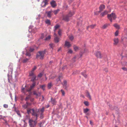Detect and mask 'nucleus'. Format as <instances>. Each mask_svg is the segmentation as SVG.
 Wrapping results in <instances>:
<instances>
[{"label":"nucleus","instance_id":"obj_41","mask_svg":"<svg viewBox=\"0 0 127 127\" xmlns=\"http://www.w3.org/2000/svg\"><path fill=\"white\" fill-rule=\"evenodd\" d=\"M61 91L62 92V95L63 96H64L65 95V93L64 90L62 89L61 90Z\"/></svg>","mask_w":127,"mask_h":127},{"label":"nucleus","instance_id":"obj_33","mask_svg":"<svg viewBox=\"0 0 127 127\" xmlns=\"http://www.w3.org/2000/svg\"><path fill=\"white\" fill-rule=\"evenodd\" d=\"M109 24H105L104 25L103 27L102 28L103 29H105L108 26H109Z\"/></svg>","mask_w":127,"mask_h":127},{"label":"nucleus","instance_id":"obj_58","mask_svg":"<svg viewBox=\"0 0 127 127\" xmlns=\"http://www.w3.org/2000/svg\"><path fill=\"white\" fill-rule=\"evenodd\" d=\"M9 68L11 69V71H12L13 70V68L12 66H9Z\"/></svg>","mask_w":127,"mask_h":127},{"label":"nucleus","instance_id":"obj_43","mask_svg":"<svg viewBox=\"0 0 127 127\" xmlns=\"http://www.w3.org/2000/svg\"><path fill=\"white\" fill-rule=\"evenodd\" d=\"M39 115H40V118L41 119H42L43 118V113L40 112Z\"/></svg>","mask_w":127,"mask_h":127},{"label":"nucleus","instance_id":"obj_54","mask_svg":"<svg viewBox=\"0 0 127 127\" xmlns=\"http://www.w3.org/2000/svg\"><path fill=\"white\" fill-rule=\"evenodd\" d=\"M72 51L71 49H69L68 51V53L71 54L72 53Z\"/></svg>","mask_w":127,"mask_h":127},{"label":"nucleus","instance_id":"obj_45","mask_svg":"<svg viewBox=\"0 0 127 127\" xmlns=\"http://www.w3.org/2000/svg\"><path fill=\"white\" fill-rule=\"evenodd\" d=\"M69 38L70 40L72 41L74 39L73 36L72 35L70 36H69Z\"/></svg>","mask_w":127,"mask_h":127},{"label":"nucleus","instance_id":"obj_10","mask_svg":"<svg viewBox=\"0 0 127 127\" xmlns=\"http://www.w3.org/2000/svg\"><path fill=\"white\" fill-rule=\"evenodd\" d=\"M53 12V11L52 10L48 12H46V13L47 14V16L49 18H50L53 14L52 13Z\"/></svg>","mask_w":127,"mask_h":127},{"label":"nucleus","instance_id":"obj_50","mask_svg":"<svg viewBox=\"0 0 127 127\" xmlns=\"http://www.w3.org/2000/svg\"><path fill=\"white\" fill-rule=\"evenodd\" d=\"M122 69H123L124 70L126 71H127V68L125 67H123L122 68Z\"/></svg>","mask_w":127,"mask_h":127},{"label":"nucleus","instance_id":"obj_18","mask_svg":"<svg viewBox=\"0 0 127 127\" xmlns=\"http://www.w3.org/2000/svg\"><path fill=\"white\" fill-rule=\"evenodd\" d=\"M51 100L52 103L54 105L55 104L57 103V101L55 99L51 98Z\"/></svg>","mask_w":127,"mask_h":127},{"label":"nucleus","instance_id":"obj_21","mask_svg":"<svg viewBox=\"0 0 127 127\" xmlns=\"http://www.w3.org/2000/svg\"><path fill=\"white\" fill-rule=\"evenodd\" d=\"M33 94L34 95H36V96H40L41 95V93H38V94L37 93L36 91H34L33 92Z\"/></svg>","mask_w":127,"mask_h":127},{"label":"nucleus","instance_id":"obj_8","mask_svg":"<svg viewBox=\"0 0 127 127\" xmlns=\"http://www.w3.org/2000/svg\"><path fill=\"white\" fill-rule=\"evenodd\" d=\"M33 83L32 84V85L31 86L30 88L27 89V91L28 92H30L35 87V82H33Z\"/></svg>","mask_w":127,"mask_h":127},{"label":"nucleus","instance_id":"obj_42","mask_svg":"<svg viewBox=\"0 0 127 127\" xmlns=\"http://www.w3.org/2000/svg\"><path fill=\"white\" fill-rule=\"evenodd\" d=\"M44 107H43L42 108V109H41V110H40V113H43V112L44 111Z\"/></svg>","mask_w":127,"mask_h":127},{"label":"nucleus","instance_id":"obj_1","mask_svg":"<svg viewBox=\"0 0 127 127\" xmlns=\"http://www.w3.org/2000/svg\"><path fill=\"white\" fill-rule=\"evenodd\" d=\"M27 112L28 114L30 113H31L32 115L34 117V118H35L36 120H37L38 117L40 113L39 110L36 108L28 109H27Z\"/></svg>","mask_w":127,"mask_h":127},{"label":"nucleus","instance_id":"obj_36","mask_svg":"<svg viewBox=\"0 0 127 127\" xmlns=\"http://www.w3.org/2000/svg\"><path fill=\"white\" fill-rule=\"evenodd\" d=\"M62 32V30L61 29H59L58 32V34L59 36L61 35V33Z\"/></svg>","mask_w":127,"mask_h":127},{"label":"nucleus","instance_id":"obj_4","mask_svg":"<svg viewBox=\"0 0 127 127\" xmlns=\"http://www.w3.org/2000/svg\"><path fill=\"white\" fill-rule=\"evenodd\" d=\"M107 17L110 22H112V20H115L116 17L115 14L112 13L110 14H108Z\"/></svg>","mask_w":127,"mask_h":127},{"label":"nucleus","instance_id":"obj_26","mask_svg":"<svg viewBox=\"0 0 127 127\" xmlns=\"http://www.w3.org/2000/svg\"><path fill=\"white\" fill-rule=\"evenodd\" d=\"M15 108V110L16 111V112L17 113V114L20 117L21 116V115L20 114V112L18 110H16V108L15 107L14 108Z\"/></svg>","mask_w":127,"mask_h":127},{"label":"nucleus","instance_id":"obj_44","mask_svg":"<svg viewBox=\"0 0 127 127\" xmlns=\"http://www.w3.org/2000/svg\"><path fill=\"white\" fill-rule=\"evenodd\" d=\"M40 87L43 90H45V86L44 85H42L40 86Z\"/></svg>","mask_w":127,"mask_h":127},{"label":"nucleus","instance_id":"obj_48","mask_svg":"<svg viewBox=\"0 0 127 127\" xmlns=\"http://www.w3.org/2000/svg\"><path fill=\"white\" fill-rule=\"evenodd\" d=\"M34 50V49L33 48H30L29 50V51L30 52H33Z\"/></svg>","mask_w":127,"mask_h":127},{"label":"nucleus","instance_id":"obj_55","mask_svg":"<svg viewBox=\"0 0 127 127\" xmlns=\"http://www.w3.org/2000/svg\"><path fill=\"white\" fill-rule=\"evenodd\" d=\"M76 58V57H74L72 59V61L74 62H75V59Z\"/></svg>","mask_w":127,"mask_h":127},{"label":"nucleus","instance_id":"obj_38","mask_svg":"<svg viewBox=\"0 0 127 127\" xmlns=\"http://www.w3.org/2000/svg\"><path fill=\"white\" fill-rule=\"evenodd\" d=\"M59 25H57L56 26H55L54 27V28H55V29L54 30V31L55 32L56 31V30H57L58 28H59Z\"/></svg>","mask_w":127,"mask_h":127},{"label":"nucleus","instance_id":"obj_6","mask_svg":"<svg viewBox=\"0 0 127 127\" xmlns=\"http://www.w3.org/2000/svg\"><path fill=\"white\" fill-rule=\"evenodd\" d=\"M95 56L97 58L101 59L102 57V56L101 52L99 51H96V52L95 53Z\"/></svg>","mask_w":127,"mask_h":127},{"label":"nucleus","instance_id":"obj_12","mask_svg":"<svg viewBox=\"0 0 127 127\" xmlns=\"http://www.w3.org/2000/svg\"><path fill=\"white\" fill-rule=\"evenodd\" d=\"M69 17L68 15H67L65 16H64L63 19L66 21H68L69 20Z\"/></svg>","mask_w":127,"mask_h":127},{"label":"nucleus","instance_id":"obj_63","mask_svg":"<svg viewBox=\"0 0 127 127\" xmlns=\"http://www.w3.org/2000/svg\"><path fill=\"white\" fill-rule=\"evenodd\" d=\"M110 108L111 109V110H113L115 108H113L112 107H111L110 106Z\"/></svg>","mask_w":127,"mask_h":127},{"label":"nucleus","instance_id":"obj_9","mask_svg":"<svg viewBox=\"0 0 127 127\" xmlns=\"http://www.w3.org/2000/svg\"><path fill=\"white\" fill-rule=\"evenodd\" d=\"M105 6L103 4H101L99 6V10L98 11L99 12H100L102 11L105 8Z\"/></svg>","mask_w":127,"mask_h":127},{"label":"nucleus","instance_id":"obj_64","mask_svg":"<svg viewBox=\"0 0 127 127\" xmlns=\"http://www.w3.org/2000/svg\"><path fill=\"white\" fill-rule=\"evenodd\" d=\"M53 61H51L50 62V64H51L52 63H53Z\"/></svg>","mask_w":127,"mask_h":127},{"label":"nucleus","instance_id":"obj_59","mask_svg":"<svg viewBox=\"0 0 127 127\" xmlns=\"http://www.w3.org/2000/svg\"><path fill=\"white\" fill-rule=\"evenodd\" d=\"M25 90L24 88H23L22 89V92L24 93V90Z\"/></svg>","mask_w":127,"mask_h":127},{"label":"nucleus","instance_id":"obj_29","mask_svg":"<svg viewBox=\"0 0 127 127\" xmlns=\"http://www.w3.org/2000/svg\"><path fill=\"white\" fill-rule=\"evenodd\" d=\"M45 22L46 24H48L49 25H50V20L48 19H47L45 21Z\"/></svg>","mask_w":127,"mask_h":127},{"label":"nucleus","instance_id":"obj_7","mask_svg":"<svg viewBox=\"0 0 127 127\" xmlns=\"http://www.w3.org/2000/svg\"><path fill=\"white\" fill-rule=\"evenodd\" d=\"M55 42L56 43H57L59 41V38L58 37L57 35L55 33L54 34Z\"/></svg>","mask_w":127,"mask_h":127},{"label":"nucleus","instance_id":"obj_23","mask_svg":"<svg viewBox=\"0 0 127 127\" xmlns=\"http://www.w3.org/2000/svg\"><path fill=\"white\" fill-rule=\"evenodd\" d=\"M52 86L53 85L51 83V82L48 83V88L49 89H50Z\"/></svg>","mask_w":127,"mask_h":127},{"label":"nucleus","instance_id":"obj_3","mask_svg":"<svg viewBox=\"0 0 127 127\" xmlns=\"http://www.w3.org/2000/svg\"><path fill=\"white\" fill-rule=\"evenodd\" d=\"M34 120L32 119H31L29 121V125L30 127H35L37 123V120L35 118H34Z\"/></svg>","mask_w":127,"mask_h":127},{"label":"nucleus","instance_id":"obj_37","mask_svg":"<svg viewBox=\"0 0 127 127\" xmlns=\"http://www.w3.org/2000/svg\"><path fill=\"white\" fill-rule=\"evenodd\" d=\"M114 27H116L117 29H119V26L117 24H115L114 25Z\"/></svg>","mask_w":127,"mask_h":127},{"label":"nucleus","instance_id":"obj_11","mask_svg":"<svg viewBox=\"0 0 127 127\" xmlns=\"http://www.w3.org/2000/svg\"><path fill=\"white\" fill-rule=\"evenodd\" d=\"M51 4L52 6L53 7H55L57 6V4L55 1L53 0L50 3Z\"/></svg>","mask_w":127,"mask_h":127},{"label":"nucleus","instance_id":"obj_15","mask_svg":"<svg viewBox=\"0 0 127 127\" xmlns=\"http://www.w3.org/2000/svg\"><path fill=\"white\" fill-rule=\"evenodd\" d=\"M63 86L64 87L65 89L67 90V81L65 80L63 81Z\"/></svg>","mask_w":127,"mask_h":127},{"label":"nucleus","instance_id":"obj_51","mask_svg":"<svg viewBox=\"0 0 127 127\" xmlns=\"http://www.w3.org/2000/svg\"><path fill=\"white\" fill-rule=\"evenodd\" d=\"M36 68V66H35L34 67L32 68V70L31 71H32L33 72H34V71Z\"/></svg>","mask_w":127,"mask_h":127},{"label":"nucleus","instance_id":"obj_34","mask_svg":"<svg viewBox=\"0 0 127 127\" xmlns=\"http://www.w3.org/2000/svg\"><path fill=\"white\" fill-rule=\"evenodd\" d=\"M31 52H30L29 51H27L26 53V55L27 56H29V57L31 55V54L30 53Z\"/></svg>","mask_w":127,"mask_h":127},{"label":"nucleus","instance_id":"obj_16","mask_svg":"<svg viewBox=\"0 0 127 127\" xmlns=\"http://www.w3.org/2000/svg\"><path fill=\"white\" fill-rule=\"evenodd\" d=\"M108 13V11L106 10H105L103 12L101 13L100 15L102 17H103L104 16L106 15Z\"/></svg>","mask_w":127,"mask_h":127},{"label":"nucleus","instance_id":"obj_47","mask_svg":"<svg viewBox=\"0 0 127 127\" xmlns=\"http://www.w3.org/2000/svg\"><path fill=\"white\" fill-rule=\"evenodd\" d=\"M51 38V37L50 36H48L47 37H46L45 39V40H49Z\"/></svg>","mask_w":127,"mask_h":127},{"label":"nucleus","instance_id":"obj_39","mask_svg":"<svg viewBox=\"0 0 127 127\" xmlns=\"http://www.w3.org/2000/svg\"><path fill=\"white\" fill-rule=\"evenodd\" d=\"M31 119H30V116L29 115H27L26 116V120H31Z\"/></svg>","mask_w":127,"mask_h":127},{"label":"nucleus","instance_id":"obj_19","mask_svg":"<svg viewBox=\"0 0 127 127\" xmlns=\"http://www.w3.org/2000/svg\"><path fill=\"white\" fill-rule=\"evenodd\" d=\"M95 26V25H91L87 27V29H88L89 28H90L91 29H93L94 28Z\"/></svg>","mask_w":127,"mask_h":127},{"label":"nucleus","instance_id":"obj_28","mask_svg":"<svg viewBox=\"0 0 127 127\" xmlns=\"http://www.w3.org/2000/svg\"><path fill=\"white\" fill-rule=\"evenodd\" d=\"M114 44L115 45L117 44L119 42L118 39L117 38L115 39L114 40Z\"/></svg>","mask_w":127,"mask_h":127},{"label":"nucleus","instance_id":"obj_52","mask_svg":"<svg viewBox=\"0 0 127 127\" xmlns=\"http://www.w3.org/2000/svg\"><path fill=\"white\" fill-rule=\"evenodd\" d=\"M28 59H24L23 60V62L24 63H26L28 61Z\"/></svg>","mask_w":127,"mask_h":127},{"label":"nucleus","instance_id":"obj_49","mask_svg":"<svg viewBox=\"0 0 127 127\" xmlns=\"http://www.w3.org/2000/svg\"><path fill=\"white\" fill-rule=\"evenodd\" d=\"M3 107L5 108H7L8 107V105L7 104H4L3 105Z\"/></svg>","mask_w":127,"mask_h":127},{"label":"nucleus","instance_id":"obj_14","mask_svg":"<svg viewBox=\"0 0 127 127\" xmlns=\"http://www.w3.org/2000/svg\"><path fill=\"white\" fill-rule=\"evenodd\" d=\"M30 105L31 104L30 103H28L27 102H26V104L22 105V107L24 109H26L27 107L28 106Z\"/></svg>","mask_w":127,"mask_h":127},{"label":"nucleus","instance_id":"obj_17","mask_svg":"<svg viewBox=\"0 0 127 127\" xmlns=\"http://www.w3.org/2000/svg\"><path fill=\"white\" fill-rule=\"evenodd\" d=\"M65 45L67 46L68 48H69L71 46V45L70 44V42L66 41L65 42Z\"/></svg>","mask_w":127,"mask_h":127},{"label":"nucleus","instance_id":"obj_24","mask_svg":"<svg viewBox=\"0 0 127 127\" xmlns=\"http://www.w3.org/2000/svg\"><path fill=\"white\" fill-rule=\"evenodd\" d=\"M81 74L85 78H87V75L85 73V72L81 73Z\"/></svg>","mask_w":127,"mask_h":127},{"label":"nucleus","instance_id":"obj_20","mask_svg":"<svg viewBox=\"0 0 127 127\" xmlns=\"http://www.w3.org/2000/svg\"><path fill=\"white\" fill-rule=\"evenodd\" d=\"M36 75H34L33 76H32L31 80V81L33 82H35L34 81L36 80Z\"/></svg>","mask_w":127,"mask_h":127},{"label":"nucleus","instance_id":"obj_2","mask_svg":"<svg viewBox=\"0 0 127 127\" xmlns=\"http://www.w3.org/2000/svg\"><path fill=\"white\" fill-rule=\"evenodd\" d=\"M45 54V50L43 51H39L37 54L36 58H39L40 59H42Z\"/></svg>","mask_w":127,"mask_h":127},{"label":"nucleus","instance_id":"obj_46","mask_svg":"<svg viewBox=\"0 0 127 127\" xmlns=\"http://www.w3.org/2000/svg\"><path fill=\"white\" fill-rule=\"evenodd\" d=\"M73 14H72V13L71 12H70L68 14V16L70 17H71Z\"/></svg>","mask_w":127,"mask_h":127},{"label":"nucleus","instance_id":"obj_30","mask_svg":"<svg viewBox=\"0 0 127 127\" xmlns=\"http://www.w3.org/2000/svg\"><path fill=\"white\" fill-rule=\"evenodd\" d=\"M30 97L31 96L30 95H29L26 97V98L25 99V100L26 101V102H28V101L30 99Z\"/></svg>","mask_w":127,"mask_h":127},{"label":"nucleus","instance_id":"obj_31","mask_svg":"<svg viewBox=\"0 0 127 127\" xmlns=\"http://www.w3.org/2000/svg\"><path fill=\"white\" fill-rule=\"evenodd\" d=\"M73 48L74 50L76 51H77L78 49V47L76 45H74Z\"/></svg>","mask_w":127,"mask_h":127},{"label":"nucleus","instance_id":"obj_13","mask_svg":"<svg viewBox=\"0 0 127 127\" xmlns=\"http://www.w3.org/2000/svg\"><path fill=\"white\" fill-rule=\"evenodd\" d=\"M85 93L87 97L89 99L91 100V97L89 92L87 90L86 91Z\"/></svg>","mask_w":127,"mask_h":127},{"label":"nucleus","instance_id":"obj_57","mask_svg":"<svg viewBox=\"0 0 127 127\" xmlns=\"http://www.w3.org/2000/svg\"><path fill=\"white\" fill-rule=\"evenodd\" d=\"M42 124V122H40L38 124V125L40 127H41V125Z\"/></svg>","mask_w":127,"mask_h":127},{"label":"nucleus","instance_id":"obj_61","mask_svg":"<svg viewBox=\"0 0 127 127\" xmlns=\"http://www.w3.org/2000/svg\"><path fill=\"white\" fill-rule=\"evenodd\" d=\"M104 70L106 72H107L108 71V69L106 68L104 69Z\"/></svg>","mask_w":127,"mask_h":127},{"label":"nucleus","instance_id":"obj_40","mask_svg":"<svg viewBox=\"0 0 127 127\" xmlns=\"http://www.w3.org/2000/svg\"><path fill=\"white\" fill-rule=\"evenodd\" d=\"M84 103L86 106H88L89 105V102L87 101H85Z\"/></svg>","mask_w":127,"mask_h":127},{"label":"nucleus","instance_id":"obj_32","mask_svg":"<svg viewBox=\"0 0 127 127\" xmlns=\"http://www.w3.org/2000/svg\"><path fill=\"white\" fill-rule=\"evenodd\" d=\"M89 110V109L88 108H86L84 109L83 110V112L84 113H86Z\"/></svg>","mask_w":127,"mask_h":127},{"label":"nucleus","instance_id":"obj_53","mask_svg":"<svg viewBox=\"0 0 127 127\" xmlns=\"http://www.w3.org/2000/svg\"><path fill=\"white\" fill-rule=\"evenodd\" d=\"M118 31H116L115 32V35L116 36H117L118 35Z\"/></svg>","mask_w":127,"mask_h":127},{"label":"nucleus","instance_id":"obj_35","mask_svg":"<svg viewBox=\"0 0 127 127\" xmlns=\"http://www.w3.org/2000/svg\"><path fill=\"white\" fill-rule=\"evenodd\" d=\"M31 31L32 33H34L37 31L36 29L35 28L32 29L31 30Z\"/></svg>","mask_w":127,"mask_h":127},{"label":"nucleus","instance_id":"obj_25","mask_svg":"<svg viewBox=\"0 0 127 127\" xmlns=\"http://www.w3.org/2000/svg\"><path fill=\"white\" fill-rule=\"evenodd\" d=\"M49 45L50 47L52 49H53L55 46V44L52 43L49 44Z\"/></svg>","mask_w":127,"mask_h":127},{"label":"nucleus","instance_id":"obj_62","mask_svg":"<svg viewBox=\"0 0 127 127\" xmlns=\"http://www.w3.org/2000/svg\"><path fill=\"white\" fill-rule=\"evenodd\" d=\"M61 48L60 47L58 50V51L59 52V51L61 50Z\"/></svg>","mask_w":127,"mask_h":127},{"label":"nucleus","instance_id":"obj_56","mask_svg":"<svg viewBox=\"0 0 127 127\" xmlns=\"http://www.w3.org/2000/svg\"><path fill=\"white\" fill-rule=\"evenodd\" d=\"M42 76V75L41 73H40L38 75V76L40 78H41Z\"/></svg>","mask_w":127,"mask_h":127},{"label":"nucleus","instance_id":"obj_60","mask_svg":"<svg viewBox=\"0 0 127 127\" xmlns=\"http://www.w3.org/2000/svg\"><path fill=\"white\" fill-rule=\"evenodd\" d=\"M60 77H61L60 76H59L58 78L57 79V81L58 82L60 81Z\"/></svg>","mask_w":127,"mask_h":127},{"label":"nucleus","instance_id":"obj_22","mask_svg":"<svg viewBox=\"0 0 127 127\" xmlns=\"http://www.w3.org/2000/svg\"><path fill=\"white\" fill-rule=\"evenodd\" d=\"M34 75H35L34 74L33 72L31 71L29 72V76H33Z\"/></svg>","mask_w":127,"mask_h":127},{"label":"nucleus","instance_id":"obj_27","mask_svg":"<svg viewBox=\"0 0 127 127\" xmlns=\"http://www.w3.org/2000/svg\"><path fill=\"white\" fill-rule=\"evenodd\" d=\"M60 11L59 9H58L54 10L53 12L55 15H56Z\"/></svg>","mask_w":127,"mask_h":127},{"label":"nucleus","instance_id":"obj_5","mask_svg":"<svg viewBox=\"0 0 127 127\" xmlns=\"http://www.w3.org/2000/svg\"><path fill=\"white\" fill-rule=\"evenodd\" d=\"M48 0H43L41 4V7H45L46 5L48 4Z\"/></svg>","mask_w":127,"mask_h":127}]
</instances>
